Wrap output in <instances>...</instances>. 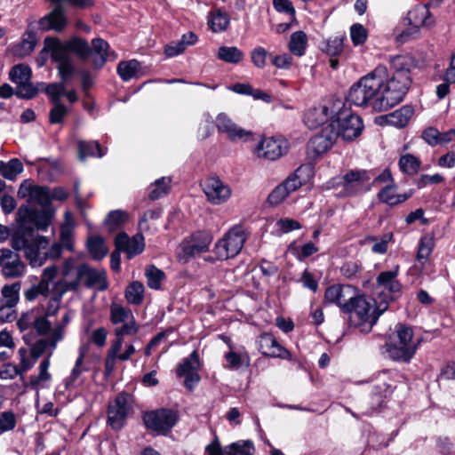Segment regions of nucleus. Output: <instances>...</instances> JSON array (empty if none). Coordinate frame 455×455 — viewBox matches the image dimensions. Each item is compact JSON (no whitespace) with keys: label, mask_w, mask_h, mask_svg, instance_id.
I'll return each instance as SVG.
<instances>
[{"label":"nucleus","mask_w":455,"mask_h":455,"mask_svg":"<svg viewBox=\"0 0 455 455\" xmlns=\"http://www.w3.org/2000/svg\"><path fill=\"white\" fill-rule=\"evenodd\" d=\"M171 180L162 177L149 187L148 196L151 200H157L166 195L170 189Z\"/></svg>","instance_id":"09e8293b"},{"label":"nucleus","mask_w":455,"mask_h":455,"mask_svg":"<svg viewBox=\"0 0 455 455\" xmlns=\"http://www.w3.org/2000/svg\"><path fill=\"white\" fill-rule=\"evenodd\" d=\"M145 287L140 281H133L126 287L124 297L131 305H140L144 299Z\"/></svg>","instance_id":"58836bf2"},{"label":"nucleus","mask_w":455,"mask_h":455,"mask_svg":"<svg viewBox=\"0 0 455 455\" xmlns=\"http://www.w3.org/2000/svg\"><path fill=\"white\" fill-rule=\"evenodd\" d=\"M68 111V108L61 102L54 103L49 114L50 123L53 124L63 123Z\"/></svg>","instance_id":"bf43d9fd"},{"label":"nucleus","mask_w":455,"mask_h":455,"mask_svg":"<svg viewBox=\"0 0 455 455\" xmlns=\"http://www.w3.org/2000/svg\"><path fill=\"white\" fill-rule=\"evenodd\" d=\"M393 74L391 76H401L411 78L410 72L414 68V60L409 55H396L390 60Z\"/></svg>","instance_id":"7c9ffc66"},{"label":"nucleus","mask_w":455,"mask_h":455,"mask_svg":"<svg viewBox=\"0 0 455 455\" xmlns=\"http://www.w3.org/2000/svg\"><path fill=\"white\" fill-rule=\"evenodd\" d=\"M288 150L287 141L282 138H264L256 148L255 151L259 157L267 160H276L284 155Z\"/></svg>","instance_id":"aec40b11"},{"label":"nucleus","mask_w":455,"mask_h":455,"mask_svg":"<svg viewBox=\"0 0 455 455\" xmlns=\"http://www.w3.org/2000/svg\"><path fill=\"white\" fill-rule=\"evenodd\" d=\"M399 269V266L396 265L391 270L380 272L377 276V286L387 290L389 293L384 294L383 291L379 292V294H381L382 299L385 297H392L394 300L395 295L401 292L402 285L397 279Z\"/></svg>","instance_id":"5701e85b"},{"label":"nucleus","mask_w":455,"mask_h":455,"mask_svg":"<svg viewBox=\"0 0 455 455\" xmlns=\"http://www.w3.org/2000/svg\"><path fill=\"white\" fill-rule=\"evenodd\" d=\"M69 53L75 52L80 58L85 59L91 54V47L86 40L74 37L67 41Z\"/></svg>","instance_id":"8fccbe9b"},{"label":"nucleus","mask_w":455,"mask_h":455,"mask_svg":"<svg viewBox=\"0 0 455 455\" xmlns=\"http://www.w3.org/2000/svg\"><path fill=\"white\" fill-rule=\"evenodd\" d=\"M414 110L411 106H403L385 116L386 123L396 128H403L409 123Z\"/></svg>","instance_id":"2f4dec72"},{"label":"nucleus","mask_w":455,"mask_h":455,"mask_svg":"<svg viewBox=\"0 0 455 455\" xmlns=\"http://www.w3.org/2000/svg\"><path fill=\"white\" fill-rule=\"evenodd\" d=\"M212 242V235L209 231L194 233L189 239L182 243L181 251L179 253L180 260L185 263L207 251Z\"/></svg>","instance_id":"4468645a"},{"label":"nucleus","mask_w":455,"mask_h":455,"mask_svg":"<svg viewBox=\"0 0 455 455\" xmlns=\"http://www.w3.org/2000/svg\"><path fill=\"white\" fill-rule=\"evenodd\" d=\"M133 398L125 392L116 395L114 402L108 407V425L116 431L122 429L128 415L132 411Z\"/></svg>","instance_id":"9b49d317"},{"label":"nucleus","mask_w":455,"mask_h":455,"mask_svg":"<svg viewBox=\"0 0 455 455\" xmlns=\"http://www.w3.org/2000/svg\"><path fill=\"white\" fill-rule=\"evenodd\" d=\"M259 348L266 356L291 360V353L282 347L272 334L264 333L259 337Z\"/></svg>","instance_id":"b1692460"},{"label":"nucleus","mask_w":455,"mask_h":455,"mask_svg":"<svg viewBox=\"0 0 455 455\" xmlns=\"http://www.w3.org/2000/svg\"><path fill=\"white\" fill-rule=\"evenodd\" d=\"M88 344L83 343L79 346L78 357L76 360L75 365L71 370L69 376L65 379V385L67 387L73 386L82 373L90 370L89 366L84 363V358L88 354Z\"/></svg>","instance_id":"c85d7f7f"},{"label":"nucleus","mask_w":455,"mask_h":455,"mask_svg":"<svg viewBox=\"0 0 455 455\" xmlns=\"http://www.w3.org/2000/svg\"><path fill=\"white\" fill-rule=\"evenodd\" d=\"M142 420L148 430L166 435L177 424L179 414L172 409L160 408L144 411Z\"/></svg>","instance_id":"0eeeda50"},{"label":"nucleus","mask_w":455,"mask_h":455,"mask_svg":"<svg viewBox=\"0 0 455 455\" xmlns=\"http://www.w3.org/2000/svg\"><path fill=\"white\" fill-rule=\"evenodd\" d=\"M398 164L403 173L415 175L419 171L421 163L415 156L405 154L400 157Z\"/></svg>","instance_id":"c03bdc74"},{"label":"nucleus","mask_w":455,"mask_h":455,"mask_svg":"<svg viewBox=\"0 0 455 455\" xmlns=\"http://www.w3.org/2000/svg\"><path fill=\"white\" fill-rule=\"evenodd\" d=\"M145 249L144 236L141 234V231L136 235H134L130 239V243L127 249V258L132 259L134 256L140 254Z\"/></svg>","instance_id":"4d7b16f0"},{"label":"nucleus","mask_w":455,"mask_h":455,"mask_svg":"<svg viewBox=\"0 0 455 455\" xmlns=\"http://www.w3.org/2000/svg\"><path fill=\"white\" fill-rule=\"evenodd\" d=\"M53 3L55 6L52 12L39 20V28L44 31L54 30L56 32H61L68 25V18L62 3Z\"/></svg>","instance_id":"4be33fe9"},{"label":"nucleus","mask_w":455,"mask_h":455,"mask_svg":"<svg viewBox=\"0 0 455 455\" xmlns=\"http://www.w3.org/2000/svg\"><path fill=\"white\" fill-rule=\"evenodd\" d=\"M307 36L304 31L293 32L288 43L290 52L297 57L304 56L307 48Z\"/></svg>","instance_id":"c9c22d12"},{"label":"nucleus","mask_w":455,"mask_h":455,"mask_svg":"<svg viewBox=\"0 0 455 455\" xmlns=\"http://www.w3.org/2000/svg\"><path fill=\"white\" fill-rule=\"evenodd\" d=\"M372 178L371 171L353 169L342 177H338L328 182V188H340L339 197H352L370 190L369 182Z\"/></svg>","instance_id":"39448f33"},{"label":"nucleus","mask_w":455,"mask_h":455,"mask_svg":"<svg viewBox=\"0 0 455 455\" xmlns=\"http://www.w3.org/2000/svg\"><path fill=\"white\" fill-rule=\"evenodd\" d=\"M344 39V36H331L325 41L322 50L331 57L338 56L343 52Z\"/></svg>","instance_id":"603ef678"},{"label":"nucleus","mask_w":455,"mask_h":455,"mask_svg":"<svg viewBox=\"0 0 455 455\" xmlns=\"http://www.w3.org/2000/svg\"><path fill=\"white\" fill-rule=\"evenodd\" d=\"M431 14L427 4L416 5L407 13L405 20L411 26L409 30L403 31L399 37L401 41L408 40L413 34H418L421 26H429L432 23Z\"/></svg>","instance_id":"dca6fc26"},{"label":"nucleus","mask_w":455,"mask_h":455,"mask_svg":"<svg viewBox=\"0 0 455 455\" xmlns=\"http://www.w3.org/2000/svg\"><path fill=\"white\" fill-rule=\"evenodd\" d=\"M141 69V64L137 60H130L121 61L117 66V74L124 82H128L132 78H138Z\"/></svg>","instance_id":"e433bc0d"},{"label":"nucleus","mask_w":455,"mask_h":455,"mask_svg":"<svg viewBox=\"0 0 455 455\" xmlns=\"http://www.w3.org/2000/svg\"><path fill=\"white\" fill-rule=\"evenodd\" d=\"M390 301H393L392 297L382 299L381 294H379L374 299L360 294L358 291L346 314L350 326L360 328L363 332L371 331L380 315L388 309Z\"/></svg>","instance_id":"f03ea898"},{"label":"nucleus","mask_w":455,"mask_h":455,"mask_svg":"<svg viewBox=\"0 0 455 455\" xmlns=\"http://www.w3.org/2000/svg\"><path fill=\"white\" fill-rule=\"evenodd\" d=\"M202 187L207 200L212 204H221L231 196L230 188L217 177L207 178Z\"/></svg>","instance_id":"6ab92c4d"},{"label":"nucleus","mask_w":455,"mask_h":455,"mask_svg":"<svg viewBox=\"0 0 455 455\" xmlns=\"http://www.w3.org/2000/svg\"><path fill=\"white\" fill-rule=\"evenodd\" d=\"M84 265L85 263L77 259H67L61 267V278L52 285L65 293L77 291L82 283Z\"/></svg>","instance_id":"9d476101"},{"label":"nucleus","mask_w":455,"mask_h":455,"mask_svg":"<svg viewBox=\"0 0 455 455\" xmlns=\"http://www.w3.org/2000/svg\"><path fill=\"white\" fill-rule=\"evenodd\" d=\"M391 338H394L397 339L400 343H403L404 345H419V341L414 342L413 341V330L411 327L403 324V323H397L395 327V331L393 333V336Z\"/></svg>","instance_id":"49530a36"},{"label":"nucleus","mask_w":455,"mask_h":455,"mask_svg":"<svg viewBox=\"0 0 455 455\" xmlns=\"http://www.w3.org/2000/svg\"><path fill=\"white\" fill-rule=\"evenodd\" d=\"M350 37L355 46L362 45L367 40L368 31L360 23L353 24L350 27Z\"/></svg>","instance_id":"13d9d810"},{"label":"nucleus","mask_w":455,"mask_h":455,"mask_svg":"<svg viewBox=\"0 0 455 455\" xmlns=\"http://www.w3.org/2000/svg\"><path fill=\"white\" fill-rule=\"evenodd\" d=\"M384 78L381 76V85L375 99L374 110L377 112L386 111L399 104L411 84V78L401 76H390L386 81Z\"/></svg>","instance_id":"20e7f679"},{"label":"nucleus","mask_w":455,"mask_h":455,"mask_svg":"<svg viewBox=\"0 0 455 455\" xmlns=\"http://www.w3.org/2000/svg\"><path fill=\"white\" fill-rule=\"evenodd\" d=\"M309 172L307 166L301 165L297 168L294 172L289 175L282 183L288 192L291 194L299 189L307 181V172Z\"/></svg>","instance_id":"f704fd0d"},{"label":"nucleus","mask_w":455,"mask_h":455,"mask_svg":"<svg viewBox=\"0 0 455 455\" xmlns=\"http://www.w3.org/2000/svg\"><path fill=\"white\" fill-rule=\"evenodd\" d=\"M20 284L13 283L12 285H4L2 288L1 303L16 307L19 301Z\"/></svg>","instance_id":"5fc2aeb1"},{"label":"nucleus","mask_w":455,"mask_h":455,"mask_svg":"<svg viewBox=\"0 0 455 455\" xmlns=\"http://www.w3.org/2000/svg\"><path fill=\"white\" fill-rule=\"evenodd\" d=\"M207 23L212 32L220 33L227 30L230 19L227 12H222L220 9H215L208 13Z\"/></svg>","instance_id":"72a5a7b5"},{"label":"nucleus","mask_w":455,"mask_h":455,"mask_svg":"<svg viewBox=\"0 0 455 455\" xmlns=\"http://www.w3.org/2000/svg\"><path fill=\"white\" fill-rule=\"evenodd\" d=\"M412 195V190L403 194H395V188L387 185L379 192L378 196L381 203L389 206H395L408 200Z\"/></svg>","instance_id":"473e14b6"},{"label":"nucleus","mask_w":455,"mask_h":455,"mask_svg":"<svg viewBox=\"0 0 455 455\" xmlns=\"http://www.w3.org/2000/svg\"><path fill=\"white\" fill-rule=\"evenodd\" d=\"M109 44L102 38H94L92 41L91 54L92 63L96 68H102L108 60H115V52H109Z\"/></svg>","instance_id":"bb28decb"},{"label":"nucleus","mask_w":455,"mask_h":455,"mask_svg":"<svg viewBox=\"0 0 455 455\" xmlns=\"http://www.w3.org/2000/svg\"><path fill=\"white\" fill-rule=\"evenodd\" d=\"M255 451L253 443L239 441L225 447V455H253Z\"/></svg>","instance_id":"a18cd8bd"},{"label":"nucleus","mask_w":455,"mask_h":455,"mask_svg":"<svg viewBox=\"0 0 455 455\" xmlns=\"http://www.w3.org/2000/svg\"><path fill=\"white\" fill-rule=\"evenodd\" d=\"M200 366L199 355L196 350H194L189 356L184 358L177 367V376L185 377L184 385L188 390H192L200 381V376L198 374Z\"/></svg>","instance_id":"f3484780"},{"label":"nucleus","mask_w":455,"mask_h":455,"mask_svg":"<svg viewBox=\"0 0 455 455\" xmlns=\"http://www.w3.org/2000/svg\"><path fill=\"white\" fill-rule=\"evenodd\" d=\"M147 284L150 289H161L162 282L165 279V274L154 265H149L145 269Z\"/></svg>","instance_id":"37998d69"},{"label":"nucleus","mask_w":455,"mask_h":455,"mask_svg":"<svg viewBox=\"0 0 455 455\" xmlns=\"http://www.w3.org/2000/svg\"><path fill=\"white\" fill-rule=\"evenodd\" d=\"M434 249V241L431 237L423 236L419 243L417 259L424 264L431 255Z\"/></svg>","instance_id":"6e6d98bb"},{"label":"nucleus","mask_w":455,"mask_h":455,"mask_svg":"<svg viewBox=\"0 0 455 455\" xmlns=\"http://www.w3.org/2000/svg\"><path fill=\"white\" fill-rule=\"evenodd\" d=\"M32 70L25 64L14 65L9 72V79L16 84L15 95L20 99L30 100L34 98L38 88L31 83Z\"/></svg>","instance_id":"ddd939ff"},{"label":"nucleus","mask_w":455,"mask_h":455,"mask_svg":"<svg viewBox=\"0 0 455 455\" xmlns=\"http://www.w3.org/2000/svg\"><path fill=\"white\" fill-rule=\"evenodd\" d=\"M18 355L20 356V367L18 368L20 375L22 376L26 371L34 366L36 360H35V358L30 359L28 356V351L25 347H20L18 351Z\"/></svg>","instance_id":"774afa93"},{"label":"nucleus","mask_w":455,"mask_h":455,"mask_svg":"<svg viewBox=\"0 0 455 455\" xmlns=\"http://www.w3.org/2000/svg\"><path fill=\"white\" fill-rule=\"evenodd\" d=\"M246 234L241 226H235L225 233L214 246L217 259L224 260L240 253L246 241Z\"/></svg>","instance_id":"6e6552de"},{"label":"nucleus","mask_w":455,"mask_h":455,"mask_svg":"<svg viewBox=\"0 0 455 455\" xmlns=\"http://www.w3.org/2000/svg\"><path fill=\"white\" fill-rule=\"evenodd\" d=\"M52 297L50 299V300L47 304L46 309H45V313L44 315V316H45L47 318L57 315V313L60 307V303H61L62 298L66 294L65 292H62V291H60V289H57V287H55L53 285H52Z\"/></svg>","instance_id":"3c124183"},{"label":"nucleus","mask_w":455,"mask_h":455,"mask_svg":"<svg viewBox=\"0 0 455 455\" xmlns=\"http://www.w3.org/2000/svg\"><path fill=\"white\" fill-rule=\"evenodd\" d=\"M44 92L50 96L52 104L60 103L61 96L66 93L64 83L50 84L45 86Z\"/></svg>","instance_id":"052dcab7"},{"label":"nucleus","mask_w":455,"mask_h":455,"mask_svg":"<svg viewBox=\"0 0 455 455\" xmlns=\"http://www.w3.org/2000/svg\"><path fill=\"white\" fill-rule=\"evenodd\" d=\"M82 283L86 288H94L100 291H106L108 288L106 270L93 268L86 263L84 268Z\"/></svg>","instance_id":"a878e982"},{"label":"nucleus","mask_w":455,"mask_h":455,"mask_svg":"<svg viewBox=\"0 0 455 455\" xmlns=\"http://www.w3.org/2000/svg\"><path fill=\"white\" fill-rule=\"evenodd\" d=\"M328 124L337 133V139L340 137L344 140H353L363 129L362 118L347 108L339 110L335 118L331 119Z\"/></svg>","instance_id":"423d86ee"},{"label":"nucleus","mask_w":455,"mask_h":455,"mask_svg":"<svg viewBox=\"0 0 455 455\" xmlns=\"http://www.w3.org/2000/svg\"><path fill=\"white\" fill-rule=\"evenodd\" d=\"M289 195L290 193L288 192L287 188H285L283 185L281 183L268 195L267 202L271 205H278Z\"/></svg>","instance_id":"338daca9"},{"label":"nucleus","mask_w":455,"mask_h":455,"mask_svg":"<svg viewBox=\"0 0 455 455\" xmlns=\"http://www.w3.org/2000/svg\"><path fill=\"white\" fill-rule=\"evenodd\" d=\"M87 249L92 259L96 260L102 259L108 252L104 240L99 235L91 236L88 239Z\"/></svg>","instance_id":"79ce46f5"},{"label":"nucleus","mask_w":455,"mask_h":455,"mask_svg":"<svg viewBox=\"0 0 455 455\" xmlns=\"http://www.w3.org/2000/svg\"><path fill=\"white\" fill-rule=\"evenodd\" d=\"M23 172V164L18 158H12L7 163L3 162L2 176L9 180H14Z\"/></svg>","instance_id":"864d4df0"},{"label":"nucleus","mask_w":455,"mask_h":455,"mask_svg":"<svg viewBox=\"0 0 455 455\" xmlns=\"http://www.w3.org/2000/svg\"><path fill=\"white\" fill-rule=\"evenodd\" d=\"M244 53L236 46H220L217 58L228 64H238L244 59Z\"/></svg>","instance_id":"4c0bfd02"},{"label":"nucleus","mask_w":455,"mask_h":455,"mask_svg":"<svg viewBox=\"0 0 455 455\" xmlns=\"http://www.w3.org/2000/svg\"><path fill=\"white\" fill-rule=\"evenodd\" d=\"M36 202L44 205L50 201V190L46 187L34 186L32 195L28 202Z\"/></svg>","instance_id":"680f3d73"},{"label":"nucleus","mask_w":455,"mask_h":455,"mask_svg":"<svg viewBox=\"0 0 455 455\" xmlns=\"http://www.w3.org/2000/svg\"><path fill=\"white\" fill-rule=\"evenodd\" d=\"M16 427L15 414L11 411H4L0 414V431L1 433L11 431Z\"/></svg>","instance_id":"e2e57ef3"},{"label":"nucleus","mask_w":455,"mask_h":455,"mask_svg":"<svg viewBox=\"0 0 455 455\" xmlns=\"http://www.w3.org/2000/svg\"><path fill=\"white\" fill-rule=\"evenodd\" d=\"M79 158L81 161L88 156L102 157L105 151L98 141H79L78 142Z\"/></svg>","instance_id":"a19ab883"},{"label":"nucleus","mask_w":455,"mask_h":455,"mask_svg":"<svg viewBox=\"0 0 455 455\" xmlns=\"http://www.w3.org/2000/svg\"><path fill=\"white\" fill-rule=\"evenodd\" d=\"M127 218L128 215L125 212L114 210L108 214L104 220V224L109 232H114L122 227V225L127 220Z\"/></svg>","instance_id":"de8ad7c7"},{"label":"nucleus","mask_w":455,"mask_h":455,"mask_svg":"<svg viewBox=\"0 0 455 455\" xmlns=\"http://www.w3.org/2000/svg\"><path fill=\"white\" fill-rule=\"evenodd\" d=\"M216 125L220 132L226 133L232 142L247 141L252 137L251 131L237 126L226 114L220 113L216 117Z\"/></svg>","instance_id":"412c9836"},{"label":"nucleus","mask_w":455,"mask_h":455,"mask_svg":"<svg viewBox=\"0 0 455 455\" xmlns=\"http://www.w3.org/2000/svg\"><path fill=\"white\" fill-rule=\"evenodd\" d=\"M387 76V68L378 66L373 71L363 76L352 85L348 92L347 101L357 107H371L374 110L375 99L381 85V76Z\"/></svg>","instance_id":"7ed1b4c3"},{"label":"nucleus","mask_w":455,"mask_h":455,"mask_svg":"<svg viewBox=\"0 0 455 455\" xmlns=\"http://www.w3.org/2000/svg\"><path fill=\"white\" fill-rule=\"evenodd\" d=\"M44 44L45 52H49L52 60L57 63L71 58L67 41L61 42L56 37H46Z\"/></svg>","instance_id":"cd10ccee"},{"label":"nucleus","mask_w":455,"mask_h":455,"mask_svg":"<svg viewBox=\"0 0 455 455\" xmlns=\"http://www.w3.org/2000/svg\"><path fill=\"white\" fill-rule=\"evenodd\" d=\"M387 355L394 361L409 363L417 351V345H404L397 339L391 338L390 341L385 344Z\"/></svg>","instance_id":"393cba45"},{"label":"nucleus","mask_w":455,"mask_h":455,"mask_svg":"<svg viewBox=\"0 0 455 455\" xmlns=\"http://www.w3.org/2000/svg\"><path fill=\"white\" fill-rule=\"evenodd\" d=\"M337 140V133L333 128L327 124L322 131L307 143V152L310 157H316L326 153Z\"/></svg>","instance_id":"2eb2a0df"},{"label":"nucleus","mask_w":455,"mask_h":455,"mask_svg":"<svg viewBox=\"0 0 455 455\" xmlns=\"http://www.w3.org/2000/svg\"><path fill=\"white\" fill-rule=\"evenodd\" d=\"M124 341L120 339H115L108 350L105 359V375L110 376L115 370L116 360H118V353L120 352Z\"/></svg>","instance_id":"ea45409f"},{"label":"nucleus","mask_w":455,"mask_h":455,"mask_svg":"<svg viewBox=\"0 0 455 455\" xmlns=\"http://www.w3.org/2000/svg\"><path fill=\"white\" fill-rule=\"evenodd\" d=\"M329 108L323 105L309 108L304 115V123L309 129H315L330 119Z\"/></svg>","instance_id":"c756f323"},{"label":"nucleus","mask_w":455,"mask_h":455,"mask_svg":"<svg viewBox=\"0 0 455 455\" xmlns=\"http://www.w3.org/2000/svg\"><path fill=\"white\" fill-rule=\"evenodd\" d=\"M19 227L11 237L13 250L24 251L25 257L31 267H41L43 258L38 254L40 249H46L50 240L39 235L36 229L44 231L50 226L51 220L47 214L28 204L21 205L17 212Z\"/></svg>","instance_id":"f257e3e1"},{"label":"nucleus","mask_w":455,"mask_h":455,"mask_svg":"<svg viewBox=\"0 0 455 455\" xmlns=\"http://www.w3.org/2000/svg\"><path fill=\"white\" fill-rule=\"evenodd\" d=\"M357 291L358 290L353 285L332 284L326 288L323 303L324 306L334 305L346 315Z\"/></svg>","instance_id":"f8f14e48"},{"label":"nucleus","mask_w":455,"mask_h":455,"mask_svg":"<svg viewBox=\"0 0 455 455\" xmlns=\"http://www.w3.org/2000/svg\"><path fill=\"white\" fill-rule=\"evenodd\" d=\"M273 6L276 12L286 13L292 21H296L295 9L290 0H273Z\"/></svg>","instance_id":"69168bd1"},{"label":"nucleus","mask_w":455,"mask_h":455,"mask_svg":"<svg viewBox=\"0 0 455 455\" xmlns=\"http://www.w3.org/2000/svg\"><path fill=\"white\" fill-rule=\"evenodd\" d=\"M391 237V234L384 235L379 240L376 236L367 237V240L375 242V243L371 247V251L379 254L386 253L387 251V244Z\"/></svg>","instance_id":"0e129e2a"},{"label":"nucleus","mask_w":455,"mask_h":455,"mask_svg":"<svg viewBox=\"0 0 455 455\" xmlns=\"http://www.w3.org/2000/svg\"><path fill=\"white\" fill-rule=\"evenodd\" d=\"M0 267L7 278H19L24 275L26 266L19 254L8 248L0 249Z\"/></svg>","instance_id":"a211bd4d"},{"label":"nucleus","mask_w":455,"mask_h":455,"mask_svg":"<svg viewBox=\"0 0 455 455\" xmlns=\"http://www.w3.org/2000/svg\"><path fill=\"white\" fill-rule=\"evenodd\" d=\"M110 322L116 325L114 332L116 339L124 341L125 336H133L139 331L132 311L121 305L113 303L110 306Z\"/></svg>","instance_id":"1a4fd4ad"}]
</instances>
